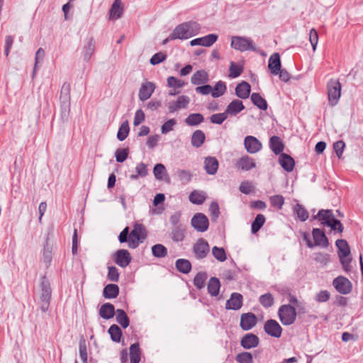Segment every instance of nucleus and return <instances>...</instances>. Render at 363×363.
<instances>
[{
  "instance_id": "nucleus-11",
  "label": "nucleus",
  "mask_w": 363,
  "mask_h": 363,
  "mask_svg": "<svg viewBox=\"0 0 363 363\" xmlns=\"http://www.w3.org/2000/svg\"><path fill=\"white\" fill-rule=\"evenodd\" d=\"M264 330L268 335L279 338L281 336L283 329L277 320L269 319L265 322Z\"/></svg>"
},
{
  "instance_id": "nucleus-35",
  "label": "nucleus",
  "mask_w": 363,
  "mask_h": 363,
  "mask_svg": "<svg viewBox=\"0 0 363 363\" xmlns=\"http://www.w3.org/2000/svg\"><path fill=\"white\" fill-rule=\"evenodd\" d=\"M220 288V280L216 277H211L207 285L208 292L211 296H216Z\"/></svg>"
},
{
  "instance_id": "nucleus-4",
  "label": "nucleus",
  "mask_w": 363,
  "mask_h": 363,
  "mask_svg": "<svg viewBox=\"0 0 363 363\" xmlns=\"http://www.w3.org/2000/svg\"><path fill=\"white\" fill-rule=\"evenodd\" d=\"M129 233L128 247L132 249L137 248L140 243L144 242L147 235L145 225L138 223H134L133 229Z\"/></svg>"
},
{
  "instance_id": "nucleus-1",
  "label": "nucleus",
  "mask_w": 363,
  "mask_h": 363,
  "mask_svg": "<svg viewBox=\"0 0 363 363\" xmlns=\"http://www.w3.org/2000/svg\"><path fill=\"white\" fill-rule=\"evenodd\" d=\"M311 220H317L320 225L330 227L334 232L341 234L343 232L344 226L341 222L335 218L332 210L320 209L316 215H313Z\"/></svg>"
},
{
  "instance_id": "nucleus-46",
  "label": "nucleus",
  "mask_w": 363,
  "mask_h": 363,
  "mask_svg": "<svg viewBox=\"0 0 363 363\" xmlns=\"http://www.w3.org/2000/svg\"><path fill=\"white\" fill-rule=\"evenodd\" d=\"M152 254L155 257L164 258L167 254V248L162 244H156L151 247Z\"/></svg>"
},
{
  "instance_id": "nucleus-47",
  "label": "nucleus",
  "mask_w": 363,
  "mask_h": 363,
  "mask_svg": "<svg viewBox=\"0 0 363 363\" xmlns=\"http://www.w3.org/2000/svg\"><path fill=\"white\" fill-rule=\"evenodd\" d=\"M60 116L63 121H67L71 108V101L60 100Z\"/></svg>"
},
{
  "instance_id": "nucleus-43",
  "label": "nucleus",
  "mask_w": 363,
  "mask_h": 363,
  "mask_svg": "<svg viewBox=\"0 0 363 363\" xmlns=\"http://www.w3.org/2000/svg\"><path fill=\"white\" fill-rule=\"evenodd\" d=\"M140 348L138 343L132 344L130 347V363H140Z\"/></svg>"
},
{
  "instance_id": "nucleus-40",
  "label": "nucleus",
  "mask_w": 363,
  "mask_h": 363,
  "mask_svg": "<svg viewBox=\"0 0 363 363\" xmlns=\"http://www.w3.org/2000/svg\"><path fill=\"white\" fill-rule=\"evenodd\" d=\"M116 322L124 329L128 327L130 320L126 313L123 309H117L116 311Z\"/></svg>"
},
{
  "instance_id": "nucleus-18",
  "label": "nucleus",
  "mask_w": 363,
  "mask_h": 363,
  "mask_svg": "<svg viewBox=\"0 0 363 363\" xmlns=\"http://www.w3.org/2000/svg\"><path fill=\"white\" fill-rule=\"evenodd\" d=\"M218 35L211 33L203 37L197 38L190 41L191 46L201 45L204 47H210L218 40Z\"/></svg>"
},
{
  "instance_id": "nucleus-33",
  "label": "nucleus",
  "mask_w": 363,
  "mask_h": 363,
  "mask_svg": "<svg viewBox=\"0 0 363 363\" xmlns=\"http://www.w3.org/2000/svg\"><path fill=\"white\" fill-rule=\"evenodd\" d=\"M95 51V40L91 37L87 43L83 48V57L85 61H89Z\"/></svg>"
},
{
  "instance_id": "nucleus-29",
  "label": "nucleus",
  "mask_w": 363,
  "mask_h": 363,
  "mask_svg": "<svg viewBox=\"0 0 363 363\" xmlns=\"http://www.w3.org/2000/svg\"><path fill=\"white\" fill-rule=\"evenodd\" d=\"M116 313L114 306L110 303L103 304L99 309V315L104 319H110Z\"/></svg>"
},
{
  "instance_id": "nucleus-6",
  "label": "nucleus",
  "mask_w": 363,
  "mask_h": 363,
  "mask_svg": "<svg viewBox=\"0 0 363 363\" xmlns=\"http://www.w3.org/2000/svg\"><path fill=\"white\" fill-rule=\"evenodd\" d=\"M278 317L284 325H291L296 320L297 313L291 304H283L278 309Z\"/></svg>"
},
{
  "instance_id": "nucleus-3",
  "label": "nucleus",
  "mask_w": 363,
  "mask_h": 363,
  "mask_svg": "<svg viewBox=\"0 0 363 363\" xmlns=\"http://www.w3.org/2000/svg\"><path fill=\"white\" fill-rule=\"evenodd\" d=\"M337 248V255L343 270L348 273L352 270V257L350 248L347 242L344 239H338L335 242Z\"/></svg>"
},
{
  "instance_id": "nucleus-23",
  "label": "nucleus",
  "mask_w": 363,
  "mask_h": 363,
  "mask_svg": "<svg viewBox=\"0 0 363 363\" xmlns=\"http://www.w3.org/2000/svg\"><path fill=\"white\" fill-rule=\"evenodd\" d=\"M219 167L218 160L213 156H208L204 159V169L209 175H214Z\"/></svg>"
},
{
  "instance_id": "nucleus-10",
  "label": "nucleus",
  "mask_w": 363,
  "mask_h": 363,
  "mask_svg": "<svg viewBox=\"0 0 363 363\" xmlns=\"http://www.w3.org/2000/svg\"><path fill=\"white\" fill-rule=\"evenodd\" d=\"M210 252V247L204 238H199L193 246V252L196 259H203Z\"/></svg>"
},
{
  "instance_id": "nucleus-31",
  "label": "nucleus",
  "mask_w": 363,
  "mask_h": 363,
  "mask_svg": "<svg viewBox=\"0 0 363 363\" xmlns=\"http://www.w3.org/2000/svg\"><path fill=\"white\" fill-rule=\"evenodd\" d=\"M185 231L183 225L174 227L170 233V238L174 242H182L185 238Z\"/></svg>"
},
{
  "instance_id": "nucleus-8",
  "label": "nucleus",
  "mask_w": 363,
  "mask_h": 363,
  "mask_svg": "<svg viewBox=\"0 0 363 363\" xmlns=\"http://www.w3.org/2000/svg\"><path fill=\"white\" fill-rule=\"evenodd\" d=\"M230 45L233 48L240 52L247 50L255 51L256 48L251 38L243 36H233Z\"/></svg>"
},
{
  "instance_id": "nucleus-21",
  "label": "nucleus",
  "mask_w": 363,
  "mask_h": 363,
  "mask_svg": "<svg viewBox=\"0 0 363 363\" xmlns=\"http://www.w3.org/2000/svg\"><path fill=\"white\" fill-rule=\"evenodd\" d=\"M190 102L187 96H179L176 101L171 102L168 106L169 113H174L179 109L185 108Z\"/></svg>"
},
{
  "instance_id": "nucleus-5",
  "label": "nucleus",
  "mask_w": 363,
  "mask_h": 363,
  "mask_svg": "<svg viewBox=\"0 0 363 363\" xmlns=\"http://www.w3.org/2000/svg\"><path fill=\"white\" fill-rule=\"evenodd\" d=\"M40 288V308L43 312H46L48 311L50 306L52 296V289L50 287V281L48 280L45 276H43L41 277Z\"/></svg>"
},
{
  "instance_id": "nucleus-39",
  "label": "nucleus",
  "mask_w": 363,
  "mask_h": 363,
  "mask_svg": "<svg viewBox=\"0 0 363 363\" xmlns=\"http://www.w3.org/2000/svg\"><path fill=\"white\" fill-rule=\"evenodd\" d=\"M206 193L198 190L193 191L189 196L190 202L196 205H201L203 203L206 201Z\"/></svg>"
},
{
  "instance_id": "nucleus-58",
  "label": "nucleus",
  "mask_w": 363,
  "mask_h": 363,
  "mask_svg": "<svg viewBox=\"0 0 363 363\" xmlns=\"http://www.w3.org/2000/svg\"><path fill=\"white\" fill-rule=\"evenodd\" d=\"M236 361L238 363H252L253 357L250 352H242L236 355Z\"/></svg>"
},
{
  "instance_id": "nucleus-27",
  "label": "nucleus",
  "mask_w": 363,
  "mask_h": 363,
  "mask_svg": "<svg viewBox=\"0 0 363 363\" xmlns=\"http://www.w3.org/2000/svg\"><path fill=\"white\" fill-rule=\"evenodd\" d=\"M251 91V86L247 82L242 81L238 84L235 87L236 96L242 99H246L249 97Z\"/></svg>"
},
{
  "instance_id": "nucleus-57",
  "label": "nucleus",
  "mask_w": 363,
  "mask_h": 363,
  "mask_svg": "<svg viewBox=\"0 0 363 363\" xmlns=\"http://www.w3.org/2000/svg\"><path fill=\"white\" fill-rule=\"evenodd\" d=\"M129 149L128 148H118L115 152L116 160L117 162L122 163L128 157Z\"/></svg>"
},
{
  "instance_id": "nucleus-14",
  "label": "nucleus",
  "mask_w": 363,
  "mask_h": 363,
  "mask_svg": "<svg viewBox=\"0 0 363 363\" xmlns=\"http://www.w3.org/2000/svg\"><path fill=\"white\" fill-rule=\"evenodd\" d=\"M244 145L247 152L250 154L259 152L262 147L261 142L256 137L252 135L245 137Z\"/></svg>"
},
{
  "instance_id": "nucleus-2",
  "label": "nucleus",
  "mask_w": 363,
  "mask_h": 363,
  "mask_svg": "<svg viewBox=\"0 0 363 363\" xmlns=\"http://www.w3.org/2000/svg\"><path fill=\"white\" fill-rule=\"evenodd\" d=\"M201 29L200 25L194 21L182 23L170 33V38L186 40L196 35Z\"/></svg>"
},
{
  "instance_id": "nucleus-36",
  "label": "nucleus",
  "mask_w": 363,
  "mask_h": 363,
  "mask_svg": "<svg viewBox=\"0 0 363 363\" xmlns=\"http://www.w3.org/2000/svg\"><path fill=\"white\" fill-rule=\"evenodd\" d=\"M205 139L204 133L201 130H196L191 135V143L193 147L199 148L203 144Z\"/></svg>"
},
{
  "instance_id": "nucleus-19",
  "label": "nucleus",
  "mask_w": 363,
  "mask_h": 363,
  "mask_svg": "<svg viewBox=\"0 0 363 363\" xmlns=\"http://www.w3.org/2000/svg\"><path fill=\"white\" fill-rule=\"evenodd\" d=\"M259 343V337L253 333L245 334L240 340V345L246 350L255 348Z\"/></svg>"
},
{
  "instance_id": "nucleus-48",
  "label": "nucleus",
  "mask_w": 363,
  "mask_h": 363,
  "mask_svg": "<svg viewBox=\"0 0 363 363\" xmlns=\"http://www.w3.org/2000/svg\"><path fill=\"white\" fill-rule=\"evenodd\" d=\"M243 72V66L235 63L234 62H230L229 67V74L228 77L230 79H235L238 77Z\"/></svg>"
},
{
  "instance_id": "nucleus-7",
  "label": "nucleus",
  "mask_w": 363,
  "mask_h": 363,
  "mask_svg": "<svg viewBox=\"0 0 363 363\" xmlns=\"http://www.w3.org/2000/svg\"><path fill=\"white\" fill-rule=\"evenodd\" d=\"M328 104L335 106L337 104L341 96V84L338 79H331L327 83Z\"/></svg>"
},
{
  "instance_id": "nucleus-51",
  "label": "nucleus",
  "mask_w": 363,
  "mask_h": 363,
  "mask_svg": "<svg viewBox=\"0 0 363 363\" xmlns=\"http://www.w3.org/2000/svg\"><path fill=\"white\" fill-rule=\"evenodd\" d=\"M259 302L264 308H268L274 305V298L273 295L268 292L259 296Z\"/></svg>"
},
{
  "instance_id": "nucleus-59",
  "label": "nucleus",
  "mask_w": 363,
  "mask_h": 363,
  "mask_svg": "<svg viewBox=\"0 0 363 363\" xmlns=\"http://www.w3.org/2000/svg\"><path fill=\"white\" fill-rule=\"evenodd\" d=\"M79 357L84 363H87V348L84 339H81L79 342Z\"/></svg>"
},
{
  "instance_id": "nucleus-25",
  "label": "nucleus",
  "mask_w": 363,
  "mask_h": 363,
  "mask_svg": "<svg viewBox=\"0 0 363 363\" xmlns=\"http://www.w3.org/2000/svg\"><path fill=\"white\" fill-rule=\"evenodd\" d=\"M269 145L271 150L277 155L283 153L284 144L280 137L273 135L269 138Z\"/></svg>"
},
{
  "instance_id": "nucleus-20",
  "label": "nucleus",
  "mask_w": 363,
  "mask_h": 363,
  "mask_svg": "<svg viewBox=\"0 0 363 363\" xmlns=\"http://www.w3.org/2000/svg\"><path fill=\"white\" fill-rule=\"evenodd\" d=\"M155 89V85L150 82H146L142 84L138 96L140 101H145L150 99Z\"/></svg>"
},
{
  "instance_id": "nucleus-45",
  "label": "nucleus",
  "mask_w": 363,
  "mask_h": 363,
  "mask_svg": "<svg viewBox=\"0 0 363 363\" xmlns=\"http://www.w3.org/2000/svg\"><path fill=\"white\" fill-rule=\"evenodd\" d=\"M227 91V86L225 82L223 81H218L215 84L214 87L212 88L211 96L213 98H218L223 96Z\"/></svg>"
},
{
  "instance_id": "nucleus-38",
  "label": "nucleus",
  "mask_w": 363,
  "mask_h": 363,
  "mask_svg": "<svg viewBox=\"0 0 363 363\" xmlns=\"http://www.w3.org/2000/svg\"><path fill=\"white\" fill-rule=\"evenodd\" d=\"M175 267L177 271L182 274H188L191 272L192 266L189 260L186 259H178L175 262Z\"/></svg>"
},
{
  "instance_id": "nucleus-49",
  "label": "nucleus",
  "mask_w": 363,
  "mask_h": 363,
  "mask_svg": "<svg viewBox=\"0 0 363 363\" xmlns=\"http://www.w3.org/2000/svg\"><path fill=\"white\" fill-rule=\"evenodd\" d=\"M294 213L297 216V218L304 222L308 218V212L303 205L297 203L293 208Z\"/></svg>"
},
{
  "instance_id": "nucleus-28",
  "label": "nucleus",
  "mask_w": 363,
  "mask_h": 363,
  "mask_svg": "<svg viewBox=\"0 0 363 363\" xmlns=\"http://www.w3.org/2000/svg\"><path fill=\"white\" fill-rule=\"evenodd\" d=\"M235 166L238 169L249 171L255 167L256 164L251 157L246 155L238 160Z\"/></svg>"
},
{
  "instance_id": "nucleus-12",
  "label": "nucleus",
  "mask_w": 363,
  "mask_h": 363,
  "mask_svg": "<svg viewBox=\"0 0 363 363\" xmlns=\"http://www.w3.org/2000/svg\"><path fill=\"white\" fill-rule=\"evenodd\" d=\"M312 235L313 239V247L316 246L323 248L328 247L329 245L328 239L323 230L320 228H313L312 230Z\"/></svg>"
},
{
  "instance_id": "nucleus-60",
  "label": "nucleus",
  "mask_w": 363,
  "mask_h": 363,
  "mask_svg": "<svg viewBox=\"0 0 363 363\" xmlns=\"http://www.w3.org/2000/svg\"><path fill=\"white\" fill-rule=\"evenodd\" d=\"M228 118L227 113H225V111L223 113H214L210 117V121L212 123L220 125L222 124Z\"/></svg>"
},
{
  "instance_id": "nucleus-44",
  "label": "nucleus",
  "mask_w": 363,
  "mask_h": 363,
  "mask_svg": "<svg viewBox=\"0 0 363 363\" xmlns=\"http://www.w3.org/2000/svg\"><path fill=\"white\" fill-rule=\"evenodd\" d=\"M108 333L110 335L111 339L113 342H121L123 333L121 329L118 325L113 324L108 328Z\"/></svg>"
},
{
  "instance_id": "nucleus-17",
  "label": "nucleus",
  "mask_w": 363,
  "mask_h": 363,
  "mask_svg": "<svg viewBox=\"0 0 363 363\" xmlns=\"http://www.w3.org/2000/svg\"><path fill=\"white\" fill-rule=\"evenodd\" d=\"M243 305V296L242 294L234 292L231 294L230 299L225 303V309L238 311Z\"/></svg>"
},
{
  "instance_id": "nucleus-34",
  "label": "nucleus",
  "mask_w": 363,
  "mask_h": 363,
  "mask_svg": "<svg viewBox=\"0 0 363 363\" xmlns=\"http://www.w3.org/2000/svg\"><path fill=\"white\" fill-rule=\"evenodd\" d=\"M208 81V74L203 70L196 71L191 78V82L193 84L199 85L201 84L206 83Z\"/></svg>"
},
{
  "instance_id": "nucleus-56",
  "label": "nucleus",
  "mask_w": 363,
  "mask_h": 363,
  "mask_svg": "<svg viewBox=\"0 0 363 363\" xmlns=\"http://www.w3.org/2000/svg\"><path fill=\"white\" fill-rule=\"evenodd\" d=\"M60 100L71 101V85L68 82H65L60 90Z\"/></svg>"
},
{
  "instance_id": "nucleus-16",
  "label": "nucleus",
  "mask_w": 363,
  "mask_h": 363,
  "mask_svg": "<svg viewBox=\"0 0 363 363\" xmlns=\"http://www.w3.org/2000/svg\"><path fill=\"white\" fill-rule=\"evenodd\" d=\"M131 256L128 250L125 249L118 250L115 253L114 261L116 264L122 268L126 267L131 262Z\"/></svg>"
},
{
  "instance_id": "nucleus-52",
  "label": "nucleus",
  "mask_w": 363,
  "mask_h": 363,
  "mask_svg": "<svg viewBox=\"0 0 363 363\" xmlns=\"http://www.w3.org/2000/svg\"><path fill=\"white\" fill-rule=\"evenodd\" d=\"M49 234H48L46 238L45 244L44 245L43 248V261L48 266H49L52 262V247L49 245L48 241H49Z\"/></svg>"
},
{
  "instance_id": "nucleus-32",
  "label": "nucleus",
  "mask_w": 363,
  "mask_h": 363,
  "mask_svg": "<svg viewBox=\"0 0 363 363\" xmlns=\"http://www.w3.org/2000/svg\"><path fill=\"white\" fill-rule=\"evenodd\" d=\"M119 294V287L118 285L114 284H107L103 290V296L106 298H115Z\"/></svg>"
},
{
  "instance_id": "nucleus-42",
  "label": "nucleus",
  "mask_w": 363,
  "mask_h": 363,
  "mask_svg": "<svg viewBox=\"0 0 363 363\" xmlns=\"http://www.w3.org/2000/svg\"><path fill=\"white\" fill-rule=\"evenodd\" d=\"M208 278L207 273L206 272H198L193 280L194 285L195 287L201 290L204 288L206 285V281Z\"/></svg>"
},
{
  "instance_id": "nucleus-64",
  "label": "nucleus",
  "mask_w": 363,
  "mask_h": 363,
  "mask_svg": "<svg viewBox=\"0 0 363 363\" xmlns=\"http://www.w3.org/2000/svg\"><path fill=\"white\" fill-rule=\"evenodd\" d=\"M167 58V55L162 52L155 53L150 60V63L152 65H156L160 62H164Z\"/></svg>"
},
{
  "instance_id": "nucleus-30",
  "label": "nucleus",
  "mask_w": 363,
  "mask_h": 363,
  "mask_svg": "<svg viewBox=\"0 0 363 363\" xmlns=\"http://www.w3.org/2000/svg\"><path fill=\"white\" fill-rule=\"evenodd\" d=\"M123 13V8L121 6V0H115L109 10L110 18L118 19L121 18Z\"/></svg>"
},
{
  "instance_id": "nucleus-26",
  "label": "nucleus",
  "mask_w": 363,
  "mask_h": 363,
  "mask_svg": "<svg viewBox=\"0 0 363 363\" xmlns=\"http://www.w3.org/2000/svg\"><path fill=\"white\" fill-rule=\"evenodd\" d=\"M268 67L272 74H278L279 71H280V69L281 68V63L279 53L275 52L270 56Z\"/></svg>"
},
{
  "instance_id": "nucleus-37",
  "label": "nucleus",
  "mask_w": 363,
  "mask_h": 363,
  "mask_svg": "<svg viewBox=\"0 0 363 363\" xmlns=\"http://www.w3.org/2000/svg\"><path fill=\"white\" fill-rule=\"evenodd\" d=\"M250 99L252 104L260 110L266 111L267 109L268 104L267 101L259 93H252Z\"/></svg>"
},
{
  "instance_id": "nucleus-41",
  "label": "nucleus",
  "mask_w": 363,
  "mask_h": 363,
  "mask_svg": "<svg viewBox=\"0 0 363 363\" xmlns=\"http://www.w3.org/2000/svg\"><path fill=\"white\" fill-rule=\"evenodd\" d=\"M204 117L201 113H190L184 120L186 125L189 126H197L203 123Z\"/></svg>"
},
{
  "instance_id": "nucleus-63",
  "label": "nucleus",
  "mask_w": 363,
  "mask_h": 363,
  "mask_svg": "<svg viewBox=\"0 0 363 363\" xmlns=\"http://www.w3.org/2000/svg\"><path fill=\"white\" fill-rule=\"evenodd\" d=\"M166 172V169L162 164H156L153 168V173L157 179L161 180L163 178V174Z\"/></svg>"
},
{
  "instance_id": "nucleus-22",
  "label": "nucleus",
  "mask_w": 363,
  "mask_h": 363,
  "mask_svg": "<svg viewBox=\"0 0 363 363\" xmlns=\"http://www.w3.org/2000/svg\"><path fill=\"white\" fill-rule=\"evenodd\" d=\"M245 106L242 101L233 99L226 107L225 111L227 115L235 116L245 109Z\"/></svg>"
},
{
  "instance_id": "nucleus-61",
  "label": "nucleus",
  "mask_w": 363,
  "mask_h": 363,
  "mask_svg": "<svg viewBox=\"0 0 363 363\" xmlns=\"http://www.w3.org/2000/svg\"><path fill=\"white\" fill-rule=\"evenodd\" d=\"M209 211L211 213L212 220L216 221L220 215V208L217 202L213 201L209 206Z\"/></svg>"
},
{
  "instance_id": "nucleus-50",
  "label": "nucleus",
  "mask_w": 363,
  "mask_h": 363,
  "mask_svg": "<svg viewBox=\"0 0 363 363\" xmlns=\"http://www.w3.org/2000/svg\"><path fill=\"white\" fill-rule=\"evenodd\" d=\"M265 217L262 214H258L252 221L251 225V232L252 234L257 233L265 223Z\"/></svg>"
},
{
  "instance_id": "nucleus-15",
  "label": "nucleus",
  "mask_w": 363,
  "mask_h": 363,
  "mask_svg": "<svg viewBox=\"0 0 363 363\" xmlns=\"http://www.w3.org/2000/svg\"><path fill=\"white\" fill-rule=\"evenodd\" d=\"M333 286L336 290L342 294H347L351 291V284L350 281L342 277L339 276L333 280Z\"/></svg>"
},
{
  "instance_id": "nucleus-54",
  "label": "nucleus",
  "mask_w": 363,
  "mask_h": 363,
  "mask_svg": "<svg viewBox=\"0 0 363 363\" xmlns=\"http://www.w3.org/2000/svg\"><path fill=\"white\" fill-rule=\"evenodd\" d=\"M269 201L272 207L281 210L284 204V197L282 195L276 194L269 197Z\"/></svg>"
},
{
  "instance_id": "nucleus-53",
  "label": "nucleus",
  "mask_w": 363,
  "mask_h": 363,
  "mask_svg": "<svg viewBox=\"0 0 363 363\" xmlns=\"http://www.w3.org/2000/svg\"><path fill=\"white\" fill-rule=\"evenodd\" d=\"M130 131V127L128 121L126 120L122 123L121 125L118 133H117V138L120 141H123L126 139Z\"/></svg>"
},
{
  "instance_id": "nucleus-9",
  "label": "nucleus",
  "mask_w": 363,
  "mask_h": 363,
  "mask_svg": "<svg viewBox=\"0 0 363 363\" xmlns=\"http://www.w3.org/2000/svg\"><path fill=\"white\" fill-rule=\"evenodd\" d=\"M191 225L197 232L203 233L208 228L209 220L205 214L196 213L191 220Z\"/></svg>"
},
{
  "instance_id": "nucleus-55",
  "label": "nucleus",
  "mask_w": 363,
  "mask_h": 363,
  "mask_svg": "<svg viewBox=\"0 0 363 363\" xmlns=\"http://www.w3.org/2000/svg\"><path fill=\"white\" fill-rule=\"evenodd\" d=\"M213 256L219 262H224L227 259L226 252L223 247L214 246L212 248Z\"/></svg>"
},
{
  "instance_id": "nucleus-13",
  "label": "nucleus",
  "mask_w": 363,
  "mask_h": 363,
  "mask_svg": "<svg viewBox=\"0 0 363 363\" xmlns=\"http://www.w3.org/2000/svg\"><path fill=\"white\" fill-rule=\"evenodd\" d=\"M257 323V317L253 313L249 312L241 315L240 326L243 330H251L256 325Z\"/></svg>"
},
{
  "instance_id": "nucleus-62",
  "label": "nucleus",
  "mask_w": 363,
  "mask_h": 363,
  "mask_svg": "<svg viewBox=\"0 0 363 363\" xmlns=\"http://www.w3.org/2000/svg\"><path fill=\"white\" fill-rule=\"evenodd\" d=\"M107 277L110 281L117 282L119 280V272L118 269L114 266L108 267Z\"/></svg>"
},
{
  "instance_id": "nucleus-24",
  "label": "nucleus",
  "mask_w": 363,
  "mask_h": 363,
  "mask_svg": "<svg viewBox=\"0 0 363 363\" xmlns=\"http://www.w3.org/2000/svg\"><path fill=\"white\" fill-rule=\"evenodd\" d=\"M279 163L287 172H292L295 166V161L294 158L286 153H281L279 155Z\"/></svg>"
}]
</instances>
